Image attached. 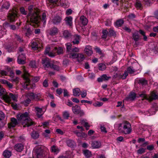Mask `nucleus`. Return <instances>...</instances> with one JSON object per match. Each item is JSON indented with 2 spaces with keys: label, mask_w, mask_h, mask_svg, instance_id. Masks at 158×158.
Returning <instances> with one entry per match:
<instances>
[{
  "label": "nucleus",
  "mask_w": 158,
  "mask_h": 158,
  "mask_svg": "<svg viewBox=\"0 0 158 158\" xmlns=\"http://www.w3.org/2000/svg\"><path fill=\"white\" fill-rule=\"evenodd\" d=\"M31 46L32 49L34 50H36L40 47V45L38 44L37 42L34 41L31 42Z\"/></svg>",
  "instance_id": "obj_22"
},
{
  "label": "nucleus",
  "mask_w": 158,
  "mask_h": 158,
  "mask_svg": "<svg viewBox=\"0 0 158 158\" xmlns=\"http://www.w3.org/2000/svg\"><path fill=\"white\" fill-rule=\"evenodd\" d=\"M58 5V6L60 5L64 8H66L69 6V3L68 1L66 0H64L63 1H61L60 0L59 1V3Z\"/></svg>",
  "instance_id": "obj_19"
},
{
  "label": "nucleus",
  "mask_w": 158,
  "mask_h": 158,
  "mask_svg": "<svg viewBox=\"0 0 158 158\" xmlns=\"http://www.w3.org/2000/svg\"><path fill=\"white\" fill-rule=\"evenodd\" d=\"M42 64L45 69L49 67H52V64H51L50 60L48 58L42 59Z\"/></svg>",
  "instance_id": "obj_10"
},
{
  "label": "nucleus",
  "mask_w": 158,
  "mask_h": 158,
  "mask_svg": "<svg viewBox=\"0 0 158 158\" xmlns=\"http://www.w3.org/2000/svg\"><path fill=\"white\" fill-rule=\"evenodd\" d=\"M127 72V71H125L124 72V74L123 75L121 74H118L116 75V76L115 75L114 76V77L115 78L118 77L120 78H122L123 79H124L126 78V77L128 75V73Z\"/></svg>",
  "instance_id": "obj_29"
},
{
  "label": "nucleus",
  "mask_w": 158,
  "mask_h": 158,
  "mask_svg": "<svg viewBox=\"0 0 158 158\" xmlns=\"http://www.w3.org/2000/svg\"><path fill=\"white\" fill-rule=\"evenodd\" d=\"M50 131L47 129L45 130L44 131L43 133V135L45 138H49L50 137Z\"/></svg>",
  "instance_id": "obj_28"
},
{
  "label": "nucleus",
  "mask_w": 158,
  "mask_h": 158,
  "mask_svg": "<svg viewBox=\"0 0 158 158\" xmlns=\"http://www.w3.org/2000/svg\"><path fill=\"white\" fill-rule=\"evenodd\" d=\"M15 148L16 151L21 152L23 149V146L21 144H18L15 145Z\"/></svg>",
  "instance_id": "obj_27"
},
{
  "label": "nucleus",
  "mask_w": 158,
  "mask_h": 158,
  "mask_svg": "<svg viewBox=\"0 0 158 158\" xmlns=\"http://www.w3.org/2000/svg\"><path fill=\"white\" fill-rule=\"evenodd\" d=\"M66 45L67 51L70 54L72 48V44L70 43H68L66 44Z\"/></svg>",
  "instance_id": "obj_40"
},
{
  "label": "nucleus",
  "mask_w": 158,
  "mask_h": 158,
  "mask_svg": "<svg viewBox=\"0 0 158 158\" xmlns=\"http://www.w3.org/2000/svg\"><path fill=\"white\" fill-rule=\"evenodd\" d=\"M98 67L99 69L101 71H103L106 69V66L103 64H99Z\"/></svg>",
  "instance_id": "obj_44"
},
{
  "label": "nucleus",
  "mask_w": 158,
  "mask_h": 158,
  "mask_svg": "<svg viewBox=\"0 0 158 158\" xmlns=\"http://www.w3.org/2000/svg\"><path fill=\"white\" fill-rule=\"evenodd\" d=\"M72 39V42L74 44H78L79 43L80 37L78 35H75L73 36Z\"/></svg>",
  "instance_id": "obj_17"
},
{
  "label": "nucleus",
  "mask_w": 158,
  "mask_h": 158,
  "mask_svg": "<svg viewBox=\"0 0 158 158\" xmlns=\"http://www.w3.org/2000/svg\"><path fill=\"white\" fill-rule=\"evenodd\" d=\"M102 38L106 39L107 37V35L109 34L108 31L106 30H104L102 31Z\"/></svg>",
  "instance_id": "obj_51"
},
{
  "label": "nucleus",
  "mask_w": 158,
  "mask_h": 158,
  "mask_svg": "<svg viewBox=\"0 0 158 158\" xmlns=\"http://www.w3.org/2000/svg\"><path fill=\"white\" fill-rule=\"evenodd\" d=\"M81 124L84 125L85 127L87 130H88L90 127L89 125L88 124V123L86 122L85 120H82L81 121Z\"/></svg>",
  "instance_id": "obj_42"
},
{
  "label": "nucleus",
  "mask_w": 158,
  "mask_h": 158,
  "mask_svg": "<svg viewBox=\"0 0 158 158\" xmlns=\"http://www.w3.org/2000/svg\"><path fill=\"white\" fill-rule=\"evenodd\" d=\"M146 149L143 148H140L137 151V153L138 154H141L145 152Z\"/></svg>",
  "instance_id": "obj_57"
},
{
  "label": "nucleus",
  "mask_w": 158,
  "mask_h": 158,
  "mask_svg": "<svg viewBox=\"0 0 158 158\" xmlns=\"http://www.w3.org/2000/svg\"><path fill=\"white\" fill-rule=\"evenodd\" d=\"M72 110L74 114H79L81 110V107L79 106L76 105L72 107Z\"/></svg>",
  "instance_id": "obj_21"
},
{
  "label": "nucleus",
  "mask_w": 158,
  "mask_h": 158,
  "mask_svg": "<svg viewBox=\"0 0 158 158\" xmlns=\"http://www.w3.org/2000/svg\"><path fill=\"white\" fill-rule=\"evenodd\" d=\"M139 33L143 36L144 40L146 41L147 39V37L145 35V32L141 30H140L139 31Z\"/></svg>",
  "instance_id": "obj_60"
},
{
  "label": "nucleus",
  "mask_w": 158,
  "mask_h": 158,
  "mask_svg": "<svg viewBox=\"0 0 158 158\" xmlns=\"http://www.w3.org/2000/svg\"><path fill=\"white\" fill-rule=\"evenodd\" d=\"M54 51H55L54 52H56L58 55H59L62 54L63 53L64 49L61 47H59L58 48L55 47L54 50Z\"/></svg>",
  "instance_id": "obj_26"
},
{
  "label": "nucleus",
  "mask_w": 158,
  "mask_h": 158,
  "mask_svg": "<svg viewBox=\"0 0 158 158\" xmlns=\"http://www.w3.org/2000/svg\"><path fill=\"white\" fill-rule=\"evenodd\" d=\"M3 155L5 157L9 158L11 156V152L10 151L6 150L3 152Z\"/></svg>",
  "instance_id": "obj_35"
},
{
  "label": "nucleus",
  "mask_w": 158,
  "mask_h": 158,
  "mask_svg": "<svg viewBox=\"0 0 158 158\" xmlns=\"http://www.w3.org/2000/svg\"><path fill=\"white\" fill-rule=\"evenodd\" d=\"M116 106L117 107L122 106L121 109V110H124V105L123 104V103L122 102H118Z\"/></svg>",
  "instance_id": "obj_53"
},
{
  "label": "nucleus",
  "mask_w": 158,
  "mask_h": 158,
  "mask_svg": "<svg viewBox=\"0 0 158 158\" xmlns=\"http://www.w3.org/2000/svg\"><path fill=\"white\" fill-rule=\"evenodd\" d=\"M80 20L84 25H86L88 22L87 19L84 16H82L81 17Z\"/></svg>",
  "instance_id": "obj_36"
},
{
  "label": "nucleus",
  "mask_w": 158,
  "mask_h": 158,
  "mask_svg": "<svg viewBox=\"0 0 158 158\" xmlns=\"http://www.w3.org/2000/svg\"><path fill=\"white\" fill-rule=\"evenodd\" d=\"M109 34L110 36H115L116 35V32L112 29H110L109 30Z\"/></svg>",
  "instance_id": "obj_55"
},
{
  "label": "nucleus",
  "mask_w": 158,
  "mask_h": 158,
  "mask_svg": "<svg viewBox=\"0 0 158 158\" xmlns=\"http://www.w3.org/2000/svg\"><path fill=\"white\" fill-rule=\"evenodd\" d=\"M135 6L137 9H141L142 7V5L141 2L139 1H136L135 4Z\"/></svg>",
  "instance_id": "obj_45"
},
{
  "label": "nucleus",
  "mask_w": 158,
  "mask_h": 158,
  "mask_svg": "<svg viewBox=\"0 0 158 158\" xmlns=\"http://www.w3.org/2000/svg\"><path fill=\"white\" fill-rule=\"evenodd\" d=\"M118 129L120 132L125 134H129L131 131V125L128 122H123L119 125Z\"/></svg>",
  "instance_id": "obj_4"
},
{
  "label": "nucleus",
  "mask_w": 158,
  "mask_h": 158,
  "mask_svg": "<svg viewBox=\"0 0 158 158\" xmlns=\"http://www.w3.org/2000/svg\"><path fill=\"white\" fill-rule=\"evenodd\" d=\"M63 36L64 38L67 39L70 36V34L68 31L65 30L63 31Z\"/></svg>",
  "instance_id": "obj_48"
},
{
  "label": "nucleus",
  "mask_w": 158,
  "mask_h": 158,
  "mask_svg": "<svg viewBox=\"0 0 158 158\" xmlns=\"http://www.w3.org/2000/svg\"><path fill=\"white\" fill-rule=\"evenodd\" d=\"M59 151L60 149H59L57 147L55 146H53L51 147V151L52 152L56 154H57L59 152Z\"/></svg>",
  "instance_id": "obj_38"
},
{
  "label": "nucleus",
  "mask_w": 158,
  "mask_h": 158,
  "mask_svg": "<svg viewBox=\"0 0 158 158\" xmlns=\"http://www.w3.org/2000/svg\"><path fill=\"white\" fill-rule=\"evenodd\" d=\"M17 17V14L16 10L10 13L8 16V19L10 22H13L15 21Z\"/></svg>",
  "instance_id": "obj_8"
},
{
  "label": "nucleus",
  "mask_w": 158,
  "mask_h": 158,
  "mask_svg": "<svg viewBox=\"0 0 158 158\" xmlns=\"http://www.w3.org/2000/svg\"><path fill=\"white\" fill-rule=\"evenodd\" d=\"M7 93L6 90L0 85V96H2V98L3 99L4 96L7 95Z\"/></svg>",
  "instance_id": "obj_25"
},
{
  "label": "nucleus",
  "mask_w": 158,
  "mask_h": 158,
  "mask_svg": "<svg viewBox=\"0 0 158 158\" xmlns=\"http://www.w3.org/2000/svg\"><path fill=\"white\" fill-rule=\"evenodd\" d=\"M103 104V103L102 102H97L93 104V105L95 107H100Z\"/></svg>",
  "instance_id": "obj_56"
},
{
  "label": "nucleus",
  "mask_w": 158,
  "mask_h": 158,
  "mask_svg": "<svg viewBox=\"0 0 158 158\" xmlns=\"http://www.w3.org/2000/svg\"><path fill=\"white\" fill-rule=\"evenodd\" d=\"M139 83L142 85H145L147 83V81L144 79L141 78L139 79Z\"/></svg>",
  "instance_id": "obj_54"
},
{
  "label": "nucleus",
  "mask_w": 158,
  "mask_h": 158,
  "mask_svg": "<svg viewBox=\"0 0 158 158\" xmlns=\"http://www.w3.org/2000/svg\"><path fill=\"white\" fill-rule=\"evenodd\" d=\"M5 70H1L0 71V73L2 76H6L8 74V72H9L10 70V68L8 66L5 67Z\"/></svg>",
  "instance_id": "obj_24"
},
{
  "label": "nucleus",
  "mask_w": 158,
  "mask_h": 158,
  "mask_svg": "<svg viewBox=\"0 0 158 158\" xmlns=\"http://www.w3.org/2000/svg\"><path fill=\"white\" fill-rule=\"evenodd\" d=\"M83 153L84 156L87 158L90 157L92 156L91 152L88 150H84L83 151Z\"/></svg>",
  "instance_id": "obj_32"
},
{
  "label": "nucleus",
  "mask_w": 158,
  "mask_h": 158,
  "mask_svg": "<svg viewBox=\"0 0 158 158\" xmlns=\"http://www.w3.org/2000/svg\"><path fill=\"white\" fill-rule=\"evenodd\" d=\"M133 39L135 41H138L139 38V35H138V31H136L133 33Z\"/></svg>",
  "instance_id": "obj_37"
},
{
  "label": "nucleus",
  "mask_w": 158,
  "mask_h": 158,
  "mask_svg": "<svg viewBox=\"0 0 158 158\" xmlns=\"http://www.w3.org/2000/svg\"><path fill=\"white\" fill-rule=\"evenodd\" d=\"M123 23V21L122 20H119L117 21L115 23V25L117 27L121 26Z\"/></svg>",
  "instance_id": "obj_50"
},
{
  "label": "nucleus",
  "mask_w": 158,
  "mask_h": 158,
  "mask_svg": "<svg viewBox=\"0 0 158 158\" xmlns=\"http://www.w3.org/2000/svg\"><path fill=\"white\" fill-rule=\"evenodd\" d=\"M100 128L101 130V131L102 132H104L105 133L107 132V131L106 130V128L105 126L102 125H100Z\"/></svg>",
  "instance_id": "obj_59"
},
{
  "label": "nucleus",
  "mask_w": 158,
  "mask_h": 158,
  "mask_svg": "<svg viewBox=\"0 0 158 158\" xmlns=\"http://www.w3.org/2000/svg\"><path fill=\"white\" fill-rule=\"evenodd\" d=\"M19 78L18 77H16L15 78H11L10 81L12 82H18L19 81Z\"/></svg>",
  "instance_id": "obj_64"
},
{
  "label": "nucleus",
  "mask_w": 158,
  "mask_h": 158,
  "mask_svg": "<svg viewBox=\"0 0 158 158\" xmlns=\"http://www.w3.org/2000/svg\"><path fill=\"white\" fill-rule=\"evenodd\" d=\"M49 2L50 3V8H52L53 7L52 5H51L53 4L55 5H58V4L59 3V0H49Z\"/></svg>",
  "instance_id": "obj_34"
},
{
  "label": "nucleus",
  "mask_w": 158,
  "mask_h": 158,
  "mask_svg": "<svg viewBox=\"0 0 158 158\" xmlns=\"http://www.w3.org/2000/svg\"><path fill=\"white\" fill-rule=\"evenodd\" d=\"M35 109L36 114L39 118L41 117L46 110L45 109H43L42 108H39L36 107H35Z\"/></svg>",
  "instance_id": "obj_11"
},
{
  "label": "nucleus",
  "mask_w": 158,
  "mask_h": 158,
  "mask_svg": "<svg viewBox=\"0 0 158 158\" xmlns=\"http://www.w3.org/2000/svg\"><path fill=\"white\" fill-rule=\"evenodd\" d=\"M127 71L130 74H132L135 72V70L133 69V68L129 67L127 69Z\"/></svg>",
  "instance_id": "obj_52"
},
{
  "label": "nucleus",
  "mask_w": 158,
  "mask_h": 158,
  "mask_svg": "<svg viewBox=\"0 0 158 158\" xmlns=\"http://www.w3.org/2000/svg\"><path fill=\"white\" fill-rule=\"evenodd\" d=\"M66 143L68 146L72 147L74 145L75 143L73 141L69 139L67 140Z\"/></svg>",
  "instance_id": "obj_43"
},
{
  "label": "nucleus",
  "mask_w": 158,
  "mask_h": 158,
  "mask_svg": "<svg viewBox=\"0 0 158 158\" xmlns=\"http://www.w3.org/2000/svg\"><path fill=\"white\" fill-rule=\"evenodd\" d=\"M22 55L23 56V57H21L20 55H19L17 59L18 62L20 64H23L25 63V55L24 54H22Z\"/></svg>",
  "instance_id": "obj_16"
},
{
  "label": "nucleus",
  "mask_w": 158,
  "mask_h": 158,
  "mask_svg": "<svg viewBox=\"0 0 158 158\" xmlns=\"http://www.w3.org/2000/svg\"><path fill=\"white\" fill-rule=\"evenodd\" d=\"M79 52V48H78L75 47L74 48H72L71 51L69 54V56H70L71 53H75L73 52Z\"/></svg>",
  "instance_id": "obj_49"
},
{
  "label": "nucleus",
  "mask_w": 158,
  "mask_h": 158,
  "mask_svg": "<svg viewBox=\"0 0 158 158\" xmlns=\"http://www.w3.org/2000/svg\"><path fill=\"white\" fill-rule=\"evenodd\" d=\"M27 95L31 99H35L36 100H40V98H41V94L40 93L35 94L32 93H29L27 94Z\"/></svg>",
  "instance_id": "obj_9"
},
{
  "label": "nucleus",
  "mask_w": 158,
  "mask_h": 158,
  "mask_svg": "<svg viewBox=\"0 0 158 158\" xmlns=\"http://www.w3.org/2000/svg\"><path fill=\"white\" fill-rule=\"evenodd\" d=\"M66 24L69 26H71L72 25L73 18L71 16L66 17L65 18Z\"/></svg>",
  "instance_id": "obj_23"
},
{
  "label": "nucleus",
  "mask_w": 158,
  "mask_h": 158,
  "mask_svg": "<svg viewBox=\"0 0 158 158\" xmlns=\"http://www.w3.org/2000/svg\"><path fill=\"white\" fill-rule=\"evenodd\" d=\"M82 98H85L87 95V92L86 90H83L81 91V94Z\"/></svg>",
  "instance_id": "obj_58"
},
{
  "label": "nucleus",
  "mask_w": 158,
  "mask_h": 158,
  "mask_svg": "<svg viewBox=\"0 0 158 158\" xmlns=\"http://www.w3.org/2000/svg\"><path fill=\"white\" fill-rule=\"evenodd\" d=\"M17 118L24 127H28L33 124V122L29 118V114L27 112L17 114Z\"/></svg>",
  "instance_id": "obj_2"
},
{
  "label": "nucleus",
  "mask_w": 158,
  "mask_h": 158,
  "mask_svg": "<svg viewBox=\"0 0 158 158\" xmlns=\"http://www.w3.org/2000/svg\"><path fill=\"white\" fill-rule=\"evenodd\" d=\"M17 98L18 96L17 95L10 93L9 94H7V95L4 96L3 100L6 102L10 103L12 102L11 98L14 101L17 102Z\"/></svg>",
  "instance_id": "obj_6"
},
{
  "label": "nucleus",
  "mask_w": 158,
  "mask_h": 158,
  "mask_svg": "<svg viewBox=\"0 0 158 158\" xmlns=\"http://www.w3.org/2000/svg\"><path fill=\"white\" fill-rule=\"evenodd\" d=\"M69 57L73 59L77 58L78 61L81 62L85 59L83 55L81 54L71 53Z\"/></svg>",
  "instance_id": "obj_7"
},
{
  "label": "nucleus",
  "mask_w": 158,
  "mask_h": 158,
  "mask_svg": "<svg viewBox=\"0 0 158 158\" xmlns=\"http://www.w3.org/2000/svg\"><path fill=\"white\" fill-rule=\"evenodd\" d=\"M9 6L10 4L9 3L7 2H6L3 4L2 6V9H8L9 8Z\"/></svg>",
  "instance_id": "obj_46"
},
{
  "label": "nucleus",
  "mask_w": 158,
  "mask_h": 158,
  "mask_svg": "<svg viewBox=\"0 0 158 158\" xmlns=\"http://www.w3.org/2000/svg\"><path fill=\"white\" fill-rule=\"evenodd\" d=\"M136 97V94L135 93L131 92L130 93L129 96V98L131 100H134Z\"/></svg>",
  "instance_id": "obj_47"
},
{
  "label": "nucleus",
  "mask_w": 158,
  "mask_h": 158,
  "mask_svg": "<svg viewBox=\"0 0 158 158\" xmlns=\"http://www.w3.org/2000/svg\"><path fill=\"white\" fill-rule=\"evenodd\" d=\"M73 95L74 96H79L81 94V91L78 88L75 89L73 90Z\"/></svg>",
  "instance_id": "obj_31"
},
{
  "label": "nucleus",
  "mask_w": 158,
  "mask_h": 158,
  "mask_svg": "<svg viewBox=\"0 0 158 158\" xmlns=\"http://www.w3.org/2000/svg\"><path fill=\"white\" fill-rule=\"evenodd\" d=\"M61 18L58 16H55L52 17L51 19L52 23L54 24H58L61 22Z\"/></svg>",
  "instance_id": "obj_12"
},
{
  "label": "nucleus",
  "mask_w": 158,
  "mask_h": 158,
  "mask_svg": "<svg viewBox=\"0 0 158 158\" xmlns=\"http://www.w3.org/2000/svg\"><path fill=\"white\" fill-rule=\"evenodd\" d=\"M84 51L86 54L88 56H91L93 53L92 48L89 45H87L85 46Z\"/></svg>",
  "instance_id": "obj_14"
},
{
  "label": "nucleus",
  "mask_w": 158,
  "mask_h": 158,
  "mask_svg": "<svg viewBox=\"0 0 158 158\" xmlns=\"http://www.w3.org/2000/svg\"><path fill=\"white\" fill-rule=\"evenodd\" d=\"M29 13L27 15V21H30L31 23L35 24L37 26L43 23L44 26L46 24L47 20L46 14L43 13L42 19H41L39 15L40 10L37 8H34L33 6L31 5L28 7Z\"/></svg>",
  "instance_id": "obj_1"
},
{
  "label": "nucleus",
  "mask_w": 158,
  "mask_h": 158,
  "mask_svg": "<svg viewBox=\"0 0 158 158\" xmlns=\"http://www.w3.org/2000/svg\"><path fill=\"white\" fill-rule=\"evenodd\" d=\"M51 68L57 71L59 70L60 69L59 67L58 66L52 64V67Z\"/></svg>",
  "instance_id": "obj_62"
},
{
  "label": "nucleus",
  "mask_w": 158,
  "mask_h": 158,
  "mask_svg": "<svg viewBox=\"0 0 158 158\" xmlns=\"http://www.w3.org/2000/svg\"><path fill=\"white\" fill-rule=\"evenodd\" d=\"M29 65L33 68L35 67L36 65L35 61H31L29 63Z\"/></svg>",
  "instance_id": "obj_63"
},
{
  "label": "nucleus",
  "mask_w": 158,
  "mask_h": 158,
  "mask_svg": "<svg viewBox=\"0 0 158 158\" xmlns=\"http://www.w3.org/2000/svg\"><path fill=\"white\" fill-rule=\"evenodd\" d=\"M155 113V109L154 108H152L148 111H147L145 114L148 116H150L154 114Z\"/></svg>",
  "instance_id": "obj_33"
},
{
  "label": "nucleus",
  "mask_w": 158,
  "mask_h": 158,
  "mask_svg": "<svg viewBox=\"0 0 158 158\" xmlns=\"http://www.w3.org/2000/svg\"><path fill=\"white\" fill-rule=\"evenodd\" d=\"M20 10L21 12V13L24 15H26L27 14V11H25V9L23 7H21L20 8Z\"/></svg>",
  "instance_id": "obj_61"
},
{
  "label": "nucleus",
  "mask_w": 158,
  "mask_h": 158,
  "mask_svg": "<svg viewBox=\"0 0 158 158\" xmlns=\"http://www.w3.org/2000/svg\"><path fill=\"white\" fill-rule=\"evenodd\" d=\"M22 69L23 72V77L25 81V82L23 85V87L24 89H29L33 87H35V84H33L32 86L30 84V80L29 78V74L26 70L25 67L23 66Z\"/></svg>",
  "instance_id": "obj_3"
},
{
  "label": "nucleus",
  "mask_w": 158,
  "mask_h": 158,
  "mask_svg": "<svg viewBox=\"0 0 158 158\" xmlns=\"http://www.w3.org/2000/svg\"><path fill=\"white\" fill-rule=\"evenodd\" d=\"M31 136L33 139H36L39 137V135L37 132L33 131L31 134Z\"/></svg>",
  "instance_id": "obj_39"
},
{
  "label": "nucleus",
  "mask_w": 158,
  "mask_h": 158,
  "mask_svg": "<svg viewBox=\"0 0 158 158\" xmlns=\"http://www.w3.org/2000/svg\"><path fill=\"white\" fill-rule=\"evenodd\" d=\"M101 146V143L100 141H94L92 142L91 147L94 149L99 148Z\"/></svg>",
  "instance_id": "obj_13"
},
{
  "label": "nucleus",
  "mask_w": 158,
  "mask_h": 158,
  "mask_svg": "<svg viewBox=\"0 0 158 158\" xmlns=\"http://www.w3.org/2000/svg\"><path fill=\"white\" fill-rule=\"evenodd\" d=\"M63 116L65 119H68L69 116V112L67 111H65L63 112Z\"/></svg>",
  "instance_id": "obj_41"
},
{
  "label": "nucleus",
  "mask_w": 158,
  "mask_h": 158,
  "mask_svg": "<svg viewBox=\"0 0 158 158\" xmlns=\"http://www.w3.org/2000/svg\"><path fill=\"white\" fill-rule=\"evenodd\" d=\"M17 124V120L15 118H12L11 119V122L8 123V127L9 128L14 127Z\"/></svg>",
  "instance_id": "obj_15"
},
{
  "label": "nucleus",
  "mask_w": 158,
  "mask_h": 158,
  "mask_svg": "<svg viewBox=\"0 0 158 158\" xmlns=\"http://www.w3.org/2000/svg\"><path fill=\"white\" fill-rule=\"evenodd\" d=\"M49 34L52 36H53L56 35L58 32V29L55 27L51 28L49 31H48Z\"/></svg>",
  "instance_id": "obj_20"
},
{
  "label": "nucleus",
  "mask_w": 158,
  "mask_h": 158,
  "mask_svg": "<svg viewBox=\"0 0 158 158\" xmlns=\"http://www.w3.org/2000/svg\"><path fill=\"white\" fill-rule=\"evenodd\" d=\"M31 27H31H30L29 26V25H28V26L26 25L25 27V31L26 32V34L27 35H28L31 33L32 32Z\"/></svg>",
  "instance_id": "obj_30"
},
{
  "label": "nucleus",
  "mask_w": 158,
  "mask_h": 158,
  "mask_svg": "<svg viewBox=\"0 0 158 158\" xmlns=\"http://www.w3.org/2000/svg\"><path fill=\"white\" fill-rule=\"evenodd\" d=\"M139 96L143 98V99H146L149 101H151L154 99L158 98V96L154 93L152 92L150 95H147L145 94V92H143L142 93L139 94Z\"/></svg>",
  "instance_id": "obj_5"
},
{
  "label": "nucleus",
  "mask_w": 158,
  "mask_h": 158,
  "mask_svg": "<svg viewBox=\"0 0 158 158\" xmlns=\"http://www.w3.org/2000/svg\"><path fill=\"white\" fill-rule=\"evenodd\" d=\"M50 48L49 47H47L45 51V54L49 56L50 57H54L56 55V53L54 52H52L50 51Z\"/></svg>",
  "instance_id": "obj_18"
}]
</instances>
